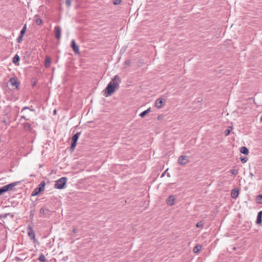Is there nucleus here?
I'll list each match as a JSON object with an SVG mask.
<instances>
[{"label": "nucleus", "instance_id": "obj_25", "mask_svg": "<svg viewBox=\"0 0 262 262\" xmlns=\"http://www.w3.org/2000/svg\"><path fill=\"white\" fill-rule=\"evenodd\" d=\"M150 110H151L150 108H149L147 110H145V111H143L142 112L140 113L139 115H147L148 113H149V112H151Z\"/></svg>", "mask_w": 262, "mask_h": 262}, {"label": "nucleus", "instance_id": "obj_2", "mask_svg": "<svg viewBox=\"0 0 262 262\" xmlns=\"http://www.w3.org/2000/svg\"><path fill=\"white\" fill-rule=\"evenodd\" d=\"M67 181L66 177H62L55 182L54 187L58 189H62L65 188Z\"/></svg>", "mask_w": 262, "mask_h": 262}, {"label": "nucleus", "instance_id": "obj_45", "mask_svg": "<svg viewBox=\"0 0 262 262\" xmlns=\"http://www.w3.org/2000/svg\"><path fill=\"white\" fill-rule=\"evenodd\" d=\"M22 118L25 119H26V120H27V119L25 118V117L24 116H22Z\"/></svg>", "mask_w": 262, "mask_h": 262}, {"label": "nucleus", "instance_id": "obj_23", "mask_svg": "<svg viewBox=\"0 0 262 262\" xmlns=\"http://www.w3.org/2000/svg\"><path fill=\"white\" fill-rule=\"evenodd\" d=\"M77 145V142L75 141H72L71 142V145L70 147V149L72 151H73Z\"/></svg>", "mask_w": 262, "mask_h": 262}, {"label": "nucleus", "instance_id": "obj_16", "mask_svg": "<svg viewBox=\"0 0 262 262\" xmlns=\"http://www.w3.org/2000/svg\"><path fill=\"white\" fill-rule=\"evenodd\" d=\"M80 134H81L80 132H78V133H76L75 134H74L72 138V141H75V142H77V141L78 140V138L79 137Z\"/></svg>", "mask_w": 262, "mask_h": 262}, {"label": "nucleus", "instance_id": "obj_30", "mask_svg": "<svg viewBox=\"0 0 262 262\" xmlns=\"http://www.w3.org/2000/svg\"><path fill=\"white\" fill-rule=\"evenodd\" d=\"M231 173L234 175H236L238 173V170L235 169H232L231 170Z\"/></svg>", "mask_w": 262, "mask_h": 262}, {"label": "nucleus", "instance_id": "obj_41", "mask_svg": "<svg viewBox=\"0 0 262 262\" xmlns=\"http://www.w3.org/2000/svg\"><path fill=\"white\" fill-rule=\"evenodd\" d=\"M125 64H129V63H130V61L129 60H126L125 62Z\"/></svg>", "mask_w": 262, "mask_h": 262}, {"label": "nucleus", "instance_id": "obj_33", "mask_svg": "<svg viewBox=\"0 0 262 262\" xmlns=\"http://www.w3.org/2000/svg\"><path fill=\"white\" fill-rule=\"evenodd\" d=\"M247 160H248V159H247V158H246V157L242 158L241 159V162H242V163H246V162L247 161Z\"/></svg>", "mask_w": 262, "mask_h": 262}, {"label": "nucleus", "instance_id": "obj_22", "mask_svg": "<svg viewBox=\"0 0 262 262\" xmlns=\"http://www.w3.org/2000/svg\"><path fill=\"white\" fill-rule=\"evenodd\" d=\"M20 58L18 55H15L13 58V62L16 64L19 61Z\"/></svg>", "mask_w": 262, "mask_h": 262}, {"label": "nucleus", "instance_id": "obj_34", "mask_svg": "<svg viewBox=\"0 0 262 262\" xmlns=\"http://www.w3.org/2000/svg\"><path fill=\"white\" fill-rule=\"evenodd\" d=\"M120 3H121V0H114V4L116 5L120 4Z\"/></svg>", "mask_w": 262, "mask_h": 262}, {"label": "nucleus", "instance_id": "obj_19", "mask_svg": "<svg viewBox=\"0 0 262 262\" xmlns=\"http://www.w3.org/2000/svg\"><path fill=\"white\" fill-rule=\"evenodd\" d=\"M38 260L40 262H48L47 260L46 259V257H45V255L43 254H41L39 255V256L38 257Z\"/></svg>", "mask_w": 262, "mask_h": 262}, {"label": "nucleus", "instance_id": "obj_27", "mask_svg": "<svg viewBox=\"0 0 262 262\" xmlns=\"http://www.w3.org/2000/svg\"><path fill=\"white\" fill-rule=\"evenodd\" d=\"M24 35L20 34L19 36L18 37V38H17V42L18 43H20L22 42L23 41V37Z\"/></svg>", "mask_w": 262, "mask_h": 262}, {"label": "nucleus", "instance_id": "obj_38", "mask_svg": "<svg viewBox=\"0 0 262 262\" xmlns=\"http://www.w3.org/2000/svg\"><path fill=\"white\" fill-rule=\"evenodd\" d=\"M73 232L74 233H77V228H74V229H73Z\"/></svg>", "mask_w": 262, "mask_h": 262}, {"label": "nucleus", "instance_id": "obj_8", "mask_svg": "<svg viewBox=\"0 0 262 262\" xmlns=\"http://www.w3.org/2000/svg\"><path fill=\"white\" fill-rule=\"evenodd\" d=\"M71 47L73 49V50L75 53H79V49L78 46L76 45L75 40L73 39L71 41Z\"/></svg>", "mask_w": 262, "mask_h": 262}, {"label": "nucleus", "instance_id": "obj_7", "mask_svg": "<svg viewBox=\"0 0 262 262\" xmlns=\"http://www.w3.org/2000/svg\"><path fill=\"white\" fill-rule=\"evenodd\" d=\"M164 104V99L163 98H160L157 99L155 102V106L157 108L162 107Z\"/></svg>", "mask_w": 262, "mask_h": 262}, {"label": "nucleus", "instance_id": "obj_5", "mask_svg": "<svg viewBox=\"0 0 262 262\" xmlns=\"http://www.w3.org/2000/svg\"><path fill=\"white\" fill-rule=\"evenodd\" d=\"M189 160L186 156H181L178 160V163L180 165H184L187 164Z\"/></svg>", "mask_w": 262, "mask_h": 262}, {"label": "nucleus", "instance_id": "obj_39", "mask_svg": "<svg viewBox=\"0 0 262 262\" xmlns=\"http://www.w3.org/2000/svg\"><path fill=\"white\" fill-rule=\"evenodd\" d=\"M163 116H158V120L162 119L163 118Z\"/></svg>", "mask_w": 262, "mask_h": 262}, {"label": "nucleus", "instance_id": "obj_47", "mask_svg": "<svg viewBox=\"0 0 262 262\" xmlns=\"http://www.w3.org/2000/svg\"><path fill=\"white\" fill-rule=\"evenodd\" d=\"M142 117H144L145 116L142 115L141 116Z\"/></svg>", "mask_w": 262, "mask_h": 262}, {"label": "nucleus", "instance_id": "obj_14", "mask_svg": "<svg viewBox=\"0 0 262 262\" xmlns=\"http://www.w3.org/2000/svg\"><path fill=\"white\" fill-rule=\"evenodd\" d=\"M261 222H262V211H260L258 212L256 223L257 224H259L261 223Z\"/></svg>", "mask_w": 262, "mask_h": 262}, {"label": "nucleus", "instance_id": "obj_37", "mask_svg": "<svg viewBox=\"0 0 262 262\" xmlns=\"http://www.w3.org/2000/svg\"><path fill=\"white\" fill-rule=\"evenodd\" d=\"M9 214V213H6L4 215H1V216L5 218V217H6L7 216V215Z\"/></svg>", "mask_w": 262, "mask_h": 262}, {"label": "nucleus", "instance_id": "obj_9", "mask_svg": "<svg viewBox=\"0 0 262 262\" xmlns=\"http://www.w3.org/2000/svg\"><path fill=\"white\" fill-rule=\"evenodd\" d=\"M20 183V181L15 182L14 183H10L8 185H5L6 188L7 190V191L11 190L12 189V188L16 186L17 185L19 184Z\"/></svg>", "mask_w": 262, "mask_h": 262}, {"label": "nucleus", "instance_id": "obj_26", "mask_svg": "<svg viewBox=\"0 0 262 262\" xmlns=\"http://www.w3.org/2000/svg\"><path fill=\"white\" fill-rule=\"evenodd\" d=\"M0 191H1V193L2 194L3 193L8 191L6 188L5 185L0 188Z\"/></svg>", "mask_w": 262, "mask_h": 262}, {"label": "nucleus", "instance_id": "obj_20", "mask_svg": "<svg viewBox=\"0 0 262 262\" xmlns=\"http://www.w3.org/2000/svg\"><path fill=\"white\" fill-rule=\"evenodd\" d=\"M256 200L258 204H262V195L259 194L257 195Z\"/></svg>", "mask_w": 262, "mask_h": 262}, {"label": "nucleus", "instance_id": "obj_24", "mask_svg": "<svg viewBox=\"0 0 262 262\" xmlns=\"http://www.w3.org/2000/svg\"><path fill=\"white\" fill-rule=\"evenodd\" d=\"M50 63H51L50 59L49 58H47L45 60V67L47 68L49 67L50 65Z\"/></svg>", "mask_w": 262, "mask_h": 262}, {"label": "nucleus", "instance_id": "obj_11", "mask_svg": "<svg viewBox=\"0 0 262 262\" xmlns=\"http://www.w3.org/2000/svg\"><path fill=\"white\" fill-rule=\"evenodd\" d=\"M11 85L15 88H17L18 86V83L17 82V79L15 77H12L10 78L9 81Z\"/></svg>", "mask_w": 262, "mask_h": 262}, {"label": "nucleus", "instance_id": "obj_3", "mask_svg": "<svg viewBox=\"0 0 262 262\" xmlns=\"http://www.w3.org/2000/svg\"><path fill=\"white\" fill-rule=\"evenodd\" d=\"M46 186V183L45 181H42L38 185V186L35 188L32 192V196H36L39 194L41 191H43Z\"/></svg>", "mask_w": 262, "mask_h": 262}, {"label": "nucleus", "instance_id": "obj_43", "mask_svg": "<svg viewBox=\"0 0 262 262\" xmlns=\"http://www.w3.org/2000/svg\"><path fill=\"white\" fill-rule=\"evenodd\" d=\"M167 176L168 177H170V174L169 173H167Z\"/></svg>", "mask_w": 262, "mask_h": 262}, {"label": "nucleus", "instance_id": "obj_15", "mask_svg": "<svg viewBox=\"0 0 262 262\" xmlns=\"http://www.w3.org/2000/svg\"><path fill=\"white\" fill-rule=\"evenodd\" d=\"M24 128L26 131H30L32 129L31 124L28 122L24 123Z\"/></svg>", "mask_w": 262, "mask_h": 262}, {"label": "nucleus", "instance_id": "obj_35", "mask_svg": "<svg viewBox=\"0 0 262 262\" xmlns=\"http://www.w3.org/2000/svg\"><path fill=\"white\" fill-rule=\"evenodd\" d=\"M26 110H29L30 112H32L33 111V110H30L29 107H26L23 108V109L21 111V112H24Z\"/></svg>", "mask_w": 262, "mask_h": 262}, {"label": "nucleus", "instance_id": "obj_12", "mask_svg": "<svg viewBox=\"0 0 262 262\" xmlns=\"http://www.w3.org/2000/svg\"><path fill=\"white\" fill-rule=\"evenodd\" d=\"M49 212V210L48 209H45L43 208H41L40 209V217H44Z\"/></svg>", "mask_w": 262, "mask_h": 262}, {"label": "nucleus", "instance_id": "obj_1", "mask_svg": "<svg viewBox=\"0 0 262 262\" xmlns=\"http://www.w3.org/2000/svg\"><path fill=\"white\" fill-rule=\"evenodd\" d=\"M121 81V78L118 75H116L112 79L105 89V91L108 95H111L115 92V89L119 86Z\"/></svg>", "mask_w": 262, "mask_h": 262}, {"label": "nucleus", "instance_id": "obj_44", "mask_svg": "<svg viewBox=\"0 0 262 262\" xmlns=\"http://www.w3.org/2000/svg\"><path fill=\"white\" fill-rule=\"evenodd\" d=\"M56 113V110H54V114L55 115Z\"/></svg>", "mask_w": 262, "mask_h": 262}, {"label": "nucleus", "instance_id": "obj_32", "mask_svg": "<svg viewBox=\"0 0 262 262\" xmlns=\"http://www.w3.org/2000/svg\"><path fill=\"white\" fill-rule=\"evenodd\" d=\"M41 22H42V20L40 18H37L36 19V24L37 25H40L41 24Z\"/></svg>", "mask_w": 262, "mask_h": 262}, {"label": "nucleus", "instance_id": "obj_46", "mask_svg": "<svg viewBox=\"0 0 262 262\" xmlns=\"http://www.w3.org/2000/svg\"><path fill=\"white\" fill-rule=\"evenodd\" d=\"M260 122H262V116H261V118L260 119Z\"/></svg>", "mask_w": 262, "mask_h": 262}, {"label": "nucleus", "instance_id": "obj_10", "mask_svg": "<svg viewBox=\"0 0 262 262\" xmlns=\"http://www.w3.org/2000/svg\"><path fill=\"white\" fill-rule=\"evenodd\" d=\"M175 198L174 195H171L168 196V198L166 200V203L167 205L169 206H172L174 204Z\"/></svg>", "mask_w": 262, "mask_h": 262}, {"label": "nucleus", "instance_id": "obj_42", "mask_svg": "<svg viewBox=\"0 0 262 262\" xmlns=\"http://www.w3.org/2000/svg\"><path fill=\"white\" fill-rule=\"evenodd\" d=\"M250 175L251 177H252L253 176V174L251 172L250 173Z\"/></svg>", "mask_w": 262, "mask_h": 262}, {"label": "nucleus", "instance_id": "obj_4", "mask_svg": "<svg viewBox=\"0 0 262 262\" xmlns=\"http://www.w3.org/2000/svg\"><path fill=\"white\" fill-rule=\"evenodd\" d=\"M27 229L29 237L33 241L34 243H35L37 240L35 238V233L32 227L30 225H28Z\"/></svg>", "mask_w": 262, "mask_h": 262}, {"label": "nucleus", "instance_id": "obj_31", "mask_svg": "<svg viewBox=\"0 0 262 262\" xmlns=\"http://www.w3.org/2000/svg\"><path fill=\"white\" fill-rule=\"evenodd\" d=\"M71 3H72V0H66V5L67 6H68V7L71 6Z\"/></svg>", "mask_w": 262, "mask_h": 262}, {"label": "nucleus", "instance_id": "obj_40", "mask_svg": "<svg viewBox=\"0 0 262 262\" xmlns=\"http://www.w3.org/2000/svg\"><path fill=\"white\" fill-rule=\"evenodd\" d=\"M168 169H166L161 175V177H163L165 174V173L166 172V171H167Z\"/></svg>", "mask_w": 262, "mask_h": 262}, {"label": "nucleus", "instance_id": "obj_17", "mask_svg": "<svg viewBox=\"0 0 262 262\" xmlns=\"http://www.w3.org/2000/svg\"><path fill=\"white\" fill-rule=\"evenodd\" d=\"M202 249V246L200 245H196L193 249V252L194 253H198Z\"/></svg>", "mask_w": 262, "mask_h": 262}, {"label": "nucleus", "instance_id": "obj_6", "mask_svg": "<svg viewBox=\"0 0 262 262\" xmlns=\"http://www.w3.org/2000/svg\"><path fill=\"white\" fill-rule=\"evenodd\" d=\"M54 32L55 37L57 39H59L61 37V28L59 26H56L54 28Z\"/></svg>", "mask_w": 262, "mask_h": 262}, {"label": "nucleus", "instance_id": "obj_29", "mask_svg": "<svg viewBox=\"0 0 262 262\" xmlns=\"http://www.w3.org/2000/svg\"><path fill=\"white\" fill-rule=\"evenodd\" d=\"M204 225V223L202 221L199 222L196 224V227L197 228H202Z\"/></svg>", "mask_w": 262, "mask_h": 262}, {"label": "nucleus", "instance_id": "obj_36", "mask_svg": "<svg viewBox=\"0 0 262 262\" xmlns=\"http://www.w3.org/2000/svg\"><path fill=\"white\" fill-rule=\"evenodd\" d=\"M202 99L199 98L196 100V103H200L201 102H202Z\"/></svg>", "mask_w": 262, "mask_h": 262}, {"label": "nucleus", "instance_id": "obj_21", "mask_svg": "<svg viewBox=\"0 0 262 262\" xmlns=\"http://www.w3.org/2000/svg\"><path fill=\"white\" fill-rule=\"evenodd\" d=\"M232 129H233L232 126H229V127H228V128L227 129H226V130H225V133H225V135L226 136H228V135L230 134V132H231V130Z\"/></svg>", "mask_w": 262, "mask_h": 262}, {"label": "nucleus", "instance_id": "obj_18", "mask_svg": "<svg viewBox=\"0 0 262 262\" xmlns=\"http://www.w3.org/2000/svg\"><path fill=\"white\" fill-rule=\"evenodd\" d=\"M240 151L241 153L244 154V155H248L249 153V150L245 146H243L241 148Z\"/></svg>", "mask_w": 262, "mask_h": 262}, {"label": "nucleus", "instance_id": "obj_13", "mask_svg": "<svg viewBox=\"0 0 262 262\" xmlns=\"http://www.w3.org/2000/svg\"><path fill=\"white\" fill-rule=\"evenodd\" d=\"M238 194H239L238 190L237 189L234 188V189H232V190L231 191V196L232 198L235 199L238 196Z\"/></svg>", "mask_w": 262, "mask_h": 262}, {"label": "nucleus", "instance_id": "obj_28", "mask_svg": "<svg viewBox=\"0 0 262 262\" xmlns=\"http://www.w3.org/2000/svg\"><path fill=\"white\" fill-rule=\"evenodd\" d=\"M26 29H27V25H25L23 27V28H22V29L21 30L20 34L24 35L26 32Z\"/></svg>", "mask_w": 262, "mask_h": 262}]
</instances>
